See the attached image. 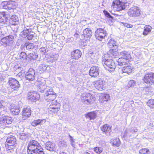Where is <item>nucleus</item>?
Instances as JSON below:
<instances>
[{
	"instance_id": "obj_17",
	"label": "nucleus",
	"mask_w": 154,
	"mask_h": 154,
	"mask_svg": "<svg viewBox=\"0 0 154 154\" xmlns=\"http://www.w3.org/2000/svg\"><path fill=\"white\" fill-rule=\"evenodd\" d=\"M13 119L11 117L7 116H4L0 118V123L1 124L5 125L11 124L12 122Z\"/></svg>"
},
{
	"instance_id": "obj_16",
	"label": "nucleus",
	"mask_w": 154,
	"mask_h": 154,
	"mask_svg": "<svg viewBox=\"0 0 154 154\" xmlns=\"http://www.w3.org/2000/svg\"><path fill=\"white\" fill-rule=\"evenodd\" d=\"M45 148L50 151H55L56 150L55 144L50 141H48L45 143Z\"/></svg>"
},
{
	"instance_id": "obj_15",
	"label": "nucleus",
	"mask_w": 154,
	"mask_h": 154,
	"mask_svg": "<svg viewBox=\"0 0 154 154\" xmlns=\"http://www.w3.org/2000/svg\"><path fill=\"white\" fill-rule=\"evenodd\" d=\"M40 97L39 95L35 92H29L28 94V99L32 101H36L39 100Z\"/></svg>"
},
{
	"instance_id": "obj_59",
	"label": "nucleus",
	"mask_w": 154,
	"mask_h": 154,
	"mask_svg": "<svg viewBox=\"0 0 154 154\" xmlns=\"http://www.w3.org/2000/svg\"><path fill=\"white\" fill-rule=\"evenodd\" d=\"M71 142L75 143L74 139H73V137L70 139Z\"/></svg>"
},
{
	"instance_id": "obj_49",
	"label": "nucleus",
	"mask_w": 154,
	"mask_h": 154,
	"mask_svg": "<svg viewBox=\"0 0 154 154\" xmlns=\"http://www.w3.org/2000/svg\"><path fill=\"white\" fill-rule=\"evenodd\" d=\"M136 82L133 80H131L129 81L128 83V87H130L134 86L135 85Z\"/></svg>"
},
{
	"instance_id": "obj_20",
	"label": "nucleus",
	"mask_w": 154,
	"mask_h": 154,
	"mask_svg": "<svg viewBox=\"0 0 154 154\" xmlns=\"http://www.w3.org/2000/svg\"><path fill=\"white\" fill-rule=\"evenodd\" d=\"M104 82L102 80H98L94 82V85L98 90L102 91L105 87L104 85Z\"/></svg>"
},
{
	"instance_id": "obj_40",
	"label": "nucleus",
	"mask_w": 154,
	"mask_h": 154,
	"mask_svg": "<svg viewBox=\"0 0 154 154\" xmlns=\"http://www.w3.org/2000/svg\"><path fill=\"white\" fill-rule=\"evenodd\" d=\"M109 55L108 54H104L102 57V63L103 64L105 62L109 60L110 59Z\"/></svg>"
},
{
	"instance_id": "obj_29",
	"label": "nucleus",
	"mask_w": 154,
	"mask_h": 154,
	"mask_svg": "<svg viewBox=\"0 0 154 154\" xmlns=\"http://www.w3.org/2000/svg\"><path fill=\"white\" fill-rule=\"evenodd\" d=\"M128 60L120 57L118 60L117 62L118 65L120 66L128 65V64L127 63Z\"/></svg>"
},
{
	"instance_id": "obj_52",
	"label": "nucleus",
	"mask_w": 154,
	"mask_h": 154,
	"mask_svg": "<svg viewBox=\"0 0 154 154\" xmlns=\"http://www.w3.org/2000/svg\"><path fill=\"white\" fill-rule=\"evenodd\" d=\"M122 23L123 24L124 26H126L128 28H131L133 26L132 25L128 24V23Z\"/></svg>"
},
{
	"instance_id": "obj_25",
	"label": "nucleus",
	"mask_w": 154,
	"mask_h": 154,
	"mask_svg": "<svg viewBox=\"0 0 154 154\" xmlns=\"http://www.w3.org/2000/svg\"><path fill=\"white\" fill-rule=\"evenodd\" d=\"M45 119H38L33 120L31 123L32 126L34 127H35L38 125H42L44 124L46 122Z\"/></svg>"
},
{
	"instance_id": "obj_60",
	"label": "nucleus",
	"mask_w": 154,
	"mask_h": 154,
	"mask_svg": "<svg viewBox=\"0 0 154 154\" xmlns=\"http://www.w3.org/2000/svg\"><path fill=\"white\" fill-rule=\"evenodd\" d=\"M59 154H67V153H66V152H61Z\"/></svg>"
},
{
	"instance_id": "obj_10",
	"label": "nucleus",
	"mask_w": 154,
	"mask_h": 154,
	"mask_svg": "<svg viewBox=\"0 0 154 154\" xmlns=\"http://www.w3.org/2000/svg\"><path fill=\"white\" fill-rule=\"evenodd\" d=\"M8 83L11 88L14 90H16L20 87L18 81L14 78H9Z\"/></svg>"
},
{
	"instance_id": "obj_61",
	"label": "nucleus",
	"mask_w": 154,
	"mask_h": 154,
	"mask_svg": "<svg viewBox=\"0 0 154 154\" xmlns=\"http://www.w3.org/2000/svg\"><path fill=\"white\" fill-rule=\"evenodd\" d=\"M16 66V68H17V69H21V67H20V66Z\"/></svg>"
},
{
	"instance_id": "obj_64",
	"label": "nucleus",
	"mask_w": 154,
	"mask_h": 154,
	"mask_svg": "<svg viewBox=\"0 0 154 154\" xmlns=\"http://www.w3.org/2000/svg\"><path fill=\"white\" fill-rule=\"evenodd\" d=\"M84 154H90L89 152H86Z\"/></svg>"
},
{
	"instance_id": "obj_14",
	"label": "nucleus",
	"mask_w": 154,
	"mask_h": 154,
	"mask_svg": "<svg viewBox=\"0 0 154 154\" xmlns=\"http://www.w3.org/2000/svg\"><path fill=\"white\" fill-rule=\"evenodd\" d=\"M35 71L34 69L32 68L29 69L25 75L26 79L29 81L34 80L35 76Z\"/></svg>"
},
{
	"instance_id": "obj_47",
	"label": "nucleus",
	"mask_w": 154,
	"mask_h": 154,
	"mask_svg": "<svg viewBox=\"0 0 154 154\" xmlns=\"http://www.w3.org/2000/svg\"><path fill=\"white\" fill-rule=\"evenodd\" d=\"M28 137V134L24 133H21L20 134L19 138L23 141H25Z\"/></svg>"
},
{
	"instance_id": "obj_56",
	"label": "nucleus",
	"mask_w": 154,
	"mask_h": 154,
	"mask_svg": "<svg viewBox=\"0 0 154 154\" xmlns=\"http://www.w3.org/2000/svg\"><path fill=\"white\" fill-rule=\"evenodd\" d=\"M62 144V147H66V144L64 142H62L61 144Z\"/></svg>"
},
{
	"instance_id": "obj_38",
	"label": "nucleus",
	"mask_w": 154,
	"mask_h": 154,
	"mask_svg": "<svg viewBox=\"0 0 154 154\" xmlns=\"http://www.w3.org/2000/svg\"><path fill=\"white\" fill-rule=\"evenodd\" d=\"M52 103V104H51L49 108H48L49 110L60 108V103H58L57 102H55V103H54L53 102Z\"/></svg>"
},
{
	"instance_id": "obj_11",
	"label": "nucleus",
	"mask_w": 154,
	"mask_h": 154,
	"mask_svg": "<svg viewBox=\"0 0 154 154\" xmlns=\"http://www.w3.org/2000/svg\"><path fill=\"white\" fill-rule=\"evenodd\" d=\"M140 11L138 7H135L130 9L128 14L131 17H136L140 15Z\"/></svg>"
},
{
	"instance_id": "obj_26",
	"label": "nucleus",
	"mask_w": 154,
	"mask_h": 154,
	"mask_svg": "<svg viewBox=\"0 0 154 154\" xmlns=\"http://www.w3.org/2000/svg\"><path fill=\"white\" fill-rule=\"evenodd\" d=\"M97 114L94 112H91L87 113L85 115V117L90 120H94L97 117Z\"/></svg>"
},
{
	"instance_id": "obj_50",
	"label": "nucleus",
	"mask_w": 154,
	"mask_h": 154,
	"mask_svg": "<svg viewBox=\"0 0 154 154\" xmlns=\"http://www.w3.org/2000/svg\"><path fill=\"white\" fill-rule=\"evenodd\" d=\"M105 16L109 18H110L111 20L113 19V17L110 14L108 13L107 11H103Z\"/></svg>"
},
{
	"instance_id": "obj_18",
	"label": "nucleus",
	"mask_w": 154,
	"mask_h": 154,
	"mask_svg": "<svg viewBox=\"0 0 154 154\" xmlns=\"http://www.w3.org/2000/svg\"><path fill=\"white\" fill-rule=\"evenodd\" d=\"M31 115V110L29 107L24 108L22 111V118L23 120H25L30 117Z\"/></svg>"
},
{
	"instance_id": "obj_41",
	"label": "nucleus",
	"mask_w": 154,
	"mask_h": 154,
	"mask_svg": "<svg viewBox=\"0 0 154 154\" xmlns=\"http://www.w3.org/2000/svg\"><path fill=\"white\" fill-rule=\"evenodd\" d=\"M94 150L96 153L100 154L103 152V149L100 147H96L94 148Z\"/></svg>"
},
{
	"instance_id": "obj_43",
	"label": "nucleus",
	"mask_w": 154,
	"mask_h": 154,
	"mask_svg": "<svg viewBox=\"0 0 154 154\" xmlns=\"http://www.w3.org/2000/svg\"><path fill=\"white\" fill-rule=\"evenodd\" d=\"M147 104L151 108L154 109V100L152 99L149 100L147 103Z\"/></svg>"
},
{
	"instance_id": "obj_62",
	"label": "nucleus",
	"mask_w": 154,
	"mask_h": 154,
	"mask_svg": "<svg viewBox=\"0 0 154 154\" xmlns=\"http://www.w3.org/2000/svg\"><path fill=\"white\" fill-rule=\"evenodd\" d=\"M2 74L0 73V79H2Z\"/></svg>"
},
{
	"instance_id": "obj_37",
	"label": "nucleus",
	"mask_w": 154,
	"mask_h": 154,
	"mask_svg": "<svg viewBox=\"0 0 154 154\" xmlns=\"http://www.w3.org/2000/svg\"><path fill=\"white\" fill-rule=\"evenodd\" d=\"M153 91V89L151 87H145L144 88L143 93L144 94H148L149 93L152 92Z\"/></svg>"
},
{
	"instance_id": "obj_5",
	"label": "nucleus",
	"mask_w": 154,
	"mask_h": 154,
	"mask_svg": "<svg viewBox=\"0 0 154 154\" xmlns=\"http://www.w3.org/2000/svg\"><path fill=\"white\" fill-rule=\"evenodd\" d=\"M56 97V93L54 91L53 89L50 88L46 90L44 97L48 101H51L54 100Z\"/></svg>"
},
{
	"instance_id": "obj_54",
	"label": "nucleus",
	"mask_w": 154,
	"mask_h": 154,
	"mask_svg": "<svg viewBox=\"0 0 154 154\" xmlns=\"http://www.w3.org/2000/svg\"><path fill=\"white\" fill-rule=\"evenodd\" d=\"M109 97V95L108 94L104 95L103 96V99L104 100L107 101L108 100Z\"/></svg>"
},
{
	"instance_id": "obj_63",
	"label": "nucleus",
	"mask_w": 154,
	"mask_h": 154,
	"mask_svg": "<svg viewBox=\"0 0 154 154\" xmlns=\"http://www.w3.org/2000/svg\"><path fill=\"white\" fill-rule=\"evenodd\" d=\"M69 137L71 139V138H72L73 137L71 136L70 134H69Z\"/></svg>"
},
{
	"instance_id": "obj_34",
	"label": "nucleus",
	"mask_w": 154,
	"mask_h": 154,
	"mask_svg": "<svg viewBox=\"0 0 154 154\" xmlns=\"http://www.w3.org/2000/svg\"><path fill=\"white\" fill-rule=\"evenodd\" d=\"M48 87L45 85H42L40 84L39 85V86L38 87V91L42 92L44 91H46V90H48Z\"/></svg>"
},
{
	"instance_id": "obj_1",
	"label": "nucleus",
	"mask_w": 154,
	"mask_h": 154,
	"mask_svg": "<svg viewBox=\"0 0 154 154\" xmlns=\"http://www.w3.org/2000/svg\"><path fill=\"white\" fill-rule=\"evenodd\" d=\"M28 154H45L43 149L38 143L32 140L29 142L27 146Z\"/></svg>"
},
{
	"instance_id": "obj_21",
	"label": "nucleus",
	"mask_w": 154,
	"mask_h": 154,
	"mask_svg": "<svg viewBox=\"0 0 154 154\" xmlns=\"http://www.w3.org/2000/svg\"><path fill=\"white\" fill-rule=\"evenodd\" d=\"M16 139L15 137L13 136H9L7 139L5 143L6 146V145L10 146H13L16 143Z\"/></svg>"
},
{
	"instance_id": "obj_42",
	"label": "nucleus",
	"mask_w": 154,
	"mask_h": 154,
	"mask_svg": "<svg viewBox=\"0 0 154 154\" xmlns=\"http://www.w3.org/2000/svg\"><path fill=\"white\" fill-rule=\"evenodd\" d=\"M140 154H150V152L149 150L146 148H142L139 151Z\"/></svg>"
},
{
	"instance_id": "obj_31",
	"label": "nucleus",
	"mask_w": 154,
	"mask_h": 154,
	"mask_svg": "<svg viewBox=\"0 0 154 154\" xmlns=\"http://www.w3.org/2000/svg\"><path fill=\"white\" fill-rule=\"evenodd\" d=\"M121 70L122 73H126L128 74L132 72L131 67V66H124Z\"/></svg>"
},
{
	"instance_id": "obj_33",
	"label": "nucleus",
	"mask_w": 154,
	"mask_h": 154,
	"mask_svg": "<svg viewBox=\"0 0 154 154\" xmlns=\"http://www.w3.org/2000/svg\"><path fill=\"white\" fill-rule=\"evenodd\" d=\"M110 49V50H109V52L111 54V55L115 56L118 54V46H114V47L113 48H111Z\"/></svg>"
},
{
	"instance_id": "obj_7",
	"label": "nucleus",
	"mask_w": 154,
	"mask_h": 154,
	"mask_svg": "<svg viewBox=\"0 0 154 154\" xmlns=\"http://www.w3.org/2000/svg\"><path fill=\"white\" fill-rule=\"evenodd\" d=\"M142 79L147 84L152 85L154 84V73L150 72L145 74Z\"/></svg>"
},
{
	"instance_id": "obj_9",
	"label": "nucleus",
	"mask_w": 154,
	"mask_h": 154,
	"mask_svg": "<svg viewBox=\"0 0 154 154\" xmlns=\"http://www.w3.org/2000/svg\"><path fill=\"white\" fill-rule=\"evenodd\" d=\"M106 35V32L103 29L101 28L98 29L95 32V36L96 39L101 41L104 38Z\"/></svg>"
},
{
	"instance_id": "obj_55",
	"label": "nucleus",
	"mask_w": 154,
	"mask_h": 154,
	"mask_svg": "<svg viewBox=\"0 0 154 154\" xmlns=\"http://www.w3.org/2000/svg\"><path fill=\"white\" fill-rule=\"evenodd\" d=\"M0 112L1 115L2 116L3 115H4V114L5 113V110L4 109H3V110H0Z\"/></svg>"
},
{
	"instance_id": "obj_48",
	"label": "nucleus",
	"mask_w": 154,
	"mask_h": 154,
	"mask_svg": "<svg viewBox=\"0 0 154 154\" xmlns=\"http://www.w3.org/2000/svg\"><path fill=\"white\" fill-rule=\"evenodd\" d=\"M27 56L26 53L24 52H22L20 54V59L23 60H26Z\"/></svg>"
},
{
	"instance_id": "obj_30",
	"label": "nucleus",
	"mask_w": 154,
	"mask_h": 154,
	"mask_svg": "<svg viewBox=\"0 0 154 154\" xmlns=\"http://www.w3.org/2000/svg\"><path fill=\"white\" fill-rule=\"evenodd\" d=\"M107 46L109 48H113L114 46H117L116 41L114 39H110L107 43Z\"/></svg>"
},
{
	"instance_id": "obj_28",
	"label": "nucleus",
	"mask_w": 154,
	"mask_h": 154,
	"mask_svg": "<svg viewBox=\"0 0 154 154\" xmlns=\"http://www.w3.org/2000/svg\"><path fill=\"white\" fill-rule=\"evenodd\" d=\"M92 30L90 28H87L83 31V34L85 37L90 38L92 35Z\"/></svg>"
},
{
	"instance_id": "obj_13",
	"label": "nucleus",
	"mask_w": 154,
	"mask_h": 154,
	"mask_svg": "<svg viewBox=\"0 0 154 154\" xmlns=\"http://www.w3.org/2000/svg\"><path fill=\"white\" fill-rule=\"evenodd\" d=\"M99 67L97 66H94L91 67L90 69L89 74L90 75L94 77H97L100 73Z\"/></svg>"
},
{
	"instance_id": "obj_51",
	"label": "nucleus",
	"mask_w": 154,
	"mask_h": 154,
	"mask_svg": "<svg viewBox=\"0 0 154 154\" xmlns=\"http://www.w3.org/2000/svg\"><path fill=\"white\" fill-rule=\"evenodd\" d=\"M138 131V129L135 128H131L130 130V132L132 133H134L137 132Z\"/></svg>"
},
{
	"instance_id": "obj_8",
	"label": "nucleus",
	"mask_w": 154,
	"mask_h": 154,
	"mask_svg": "<svg viewBox=\"0 0 154 154\" xmlns=\"http://www.w3.org/2000/svg\"><path fill=\"white\" fill-rule=\"evenodd\" d=\"M104 68L106 69L109 72L114 71L116 68V65L114 61L112 59L105 62L103 64Z\"/></svg>"
},
{
	"instance_id": "obj_19",
	"label": "nucleus",
	"mask_w": 154,
	"mask_h": 154,
	"mask_svg": "<svg viewBox=\"0 0 154 154\" xmlns=\"http://www.w3.org/2000/svg\"><path fill=\"white\" fill-rule=\"evenodd\" d=\"M8 16L6 14L5 12L0 13V22L4 24H8L9 23Z\"/></svg>"
},
{
	"instance_id": "obj_24",
	"label": "nucleus",
	"mask_w": 154,
	"mask_h": 154,
	"mask_svg": "<svg viewBox=\"0 0 154 154\" xmlns=\"http://www.w3.org/2000/svg\"><path fill=\"white\" fill-rule=\"evenodd\" d=\"M101 130L105 132L107 135H109V133L111 132V128L109 125L107 124H105L101 127Z\"/></svg>"
},
{
	"instance_id": "obj_53",
	"label": "nucleus",
	"mask_w": 154,
	"mask_h": 154,
	"mask_svg": "<svg viewBox=\"0 0 154 154\" xmlns=\"http://www.w3.org/2000/svg\"><path fill=\"white\" fill-rule=\"evenodd\" d=\"M60 109V108H57L54 109H51L50 110H49V111H51L52 112L54 113H56Z\"/></svg>"
},
{
	"instance_id": "obj_12",
	"label": "nucleus",
	"mask_w": 154,
	"mask_h": 154,
	"mask_svg": "<svg viewBox=\"0 0 154 154\" xmlns=\"http://www.w3.org/2000/svg\"><path fill=\"white\" fill-rule=\"evenodd\" d=\"M1 5L5 9H13L15 7V2L12 1L3 2L2 3Z\"/></svg>"
},
{
	"instance_id": "obj_36",
	"label": "nucleus",
	"mask_w": 154,
	"mask_h": 154,
	"mask_svg": "<svg viewBox=\"0 0 154 154\" xmlns=\"http://www.w3.org/2000/svg\"><path fill=\"white\" fill-rule=\"evenodd\" d=\"M38 57V55L35 53H30L27 56V58L30 60H36Z\"/></svg>"
},
{
	"instance_id": "obj_2",
	"label": "nucleus",
	"mask_w": 154,
	"mask_h": 154,
	"mask_svg": "<svg viewBox=\"0 0 154 154\" xmlns=\"http://www.w3.org/2000/svg\"><path fill=\"white\" fill-rule=\"evenodd\" d=\"M80 98L82 102L87 105L92 104L95 100L94 96L88 93H84L82 94Z\"/></svg>"
},
{
	"instance_id": "obj_27",
	"label": "nucleus",
	"mask_w": 154,
	"mask_h": 154,
	"mask_svg": "<svg viewBox=\"0 0 154 154\" xmlns=\"http://www.w3.org/2000/svg\"><path fill=\"white\" fill-rule=\"evenodd\" d=\"M119 55L120 57L126 59L128 60L131 59V56L130 53L125 51L120 52Z\"/></svg>"
},
{
	"instance_id": "obj_6",
	"label": "nucleus",
	"mask_w": 154,
	"mask_h": 154,
	"mask_svg": "<svg viewBox=\"0 0 154 154\" xmlns=\"http://www.w3.org/2000/svg\"><path fill=\"white\" fill-rule=\"evenodd\" d=\"M14 37L12 35H9L1 39V43L4 47L11 46L13 42Z\"/></svg>"
},
{
	"instance_id": "obj_32",
	"label": "nucleus",
	"mask_w": 154,
	"mask_h": 154,
	"mask_svg": "<svg viewBox=\"0 0 154 154\" xmlns=\"http://www.w3.org/2000/svg\"><path fill=\"white\" fill-rule=\"evenodd\" d=\"M20 108L18 107L14 106L11 109V111L13 115H17L19 114L20 112Z\"/></svg>"
},
{
	"instance_id": "obj_57",
	"label": "nucleus",
	"mask_w": 154,
	"mask_h": 154,
	"mask_svg": "<svg viewBox=\"0 0 154 154\" xmlns=\"http://www.w3.org/2000/svg\"><path fill=\"white\" fill-rule=\"evenodd\" d=\"M39 67L40 68L44 69V67H46V66L45 65H42L41 64L40 66H39Z\"/></svg>"
},
{
	"instance_id": "obj_35",
	"label": "nucleus",
	"mask_w": 154,
	"mask_h": 154,
	"mask_svg": "<svg viewBox=\"0 0 154 154\" xmlns=\"http://www.w3.org/2000/svg\"><path fill=\"white\" fill-rule=\"evenodd\" d=\"M152 28L151 27L149 26H146L144 27L143 34L145 35H147L151 32Z\"/></svg>"
},
{
	"instance_id": "obj_3",
	"label": "nucleus",
	"mask_w": 154,
	"mask_h": 154,
	"mask_svg": "<svg viewBox=\"0 0 154 154\" xmlns=\"http://www.w3.org/2000/svg\"><path fill=\"white\" fill-rule=\"evenodd\" d=\"M128 3H125L119 0H116L112 2L111 6L116 8L117 11H119L128 8Z\"/></svg>"
},
{
	"instance_id": "obj_46",
	"label": "nucleus",
	"mask_w": 154,
	"mask_h": 154,
	"mask_svg": "<svg viewBox=\"0 0 154 154\" xmlns=\"http://www.w3.org/2000/svg\"><path fill=\"white\" fill-rule=\"evenodd\" d=\"M50 58L52 60L51 62H53V60L56 61L57 60V55H54L53 54H50L48 55V58Z\"/></svg>"
},
{
	"instance_id": "obj_22",
	"label": "nucleus",
	"mask_w": 154,
	"mask_h": 154,
	"mask_svg": "<svg viewBox=\"0 0 154 154\" xmlns=\"http://www.w3.org/2000/svg\"><path fill=\"white\" fill-rule=\"evenodd\" d=\"M82 52L79 50H75L71 52V58L77 60L81 57Z\"/></svg>"
},
{
	"instance_id": "obj_23",
	"label": "nucleus",
	"mask_w": 154,
	"mask_h": 154,
	"mask_svg": "<svg viewBox=\"0 0 154 154\" xmlns=\"http://www.w3.org/2000/svg\"><path fill=\"white\" fill-rule=\"evenodd\" d=\"M9 23L12 25H18L19 23L18 17L15 15L12 16L9 19Z\"/></svg>"
},
{
	"instance_id": "obj_44",
	"label": "nucleus",
	"mask_w": 154,
	"mask_h": 154,
	"mask_svg": "<svg viewBox=\"0 0 154 154\" xmlns=\"http://www.w3.org/2000/svg\"><path fill=\"white\" fill-rule=\"evenodd\" d=\"M25 45L26 46V49L28 50H32L33 49L34 47V45L31 43H30L28 44L26 43L25 44Z\"/></svg>"
},
{
	"instance_id": "obj_45",
	"label": "nucleus",
	"mask_w": 154,
	"mask_h": 154,
	"mask_svg": "<svg viewBox=\"0 0 154 154\" xmlns=\"http://www.w3.org/2000/svg\"><path fill=\"white\" fill-rule=\"evenodd\" d=\"M40 52L42 54L45 55L46 53L48 52V50L46 47H42L39 49Z\"/></svg>"
},
{
	"instance_id": "obj_39",
	"label": "nucleus",
	"mask_w": 154,
	"mask_h": 154,
	"mask_svg": "<svg viewBox=\"0 0 154 154\" xmlns=\"http://www.w3.org/2000/svg\"><path fill=\"white\" fill-rule=\"evenodd\" d=\"M121 143V142L119 138H116L112 140V145L117 147L119 146Z\"/></svg>"
},
{
	"instance_id": "obj_58",
	"label": "nucleus",
	"mask_w": 154,
	"mask_h": 154,
	"mask_svg": "<svg viewBox=\"0 0 154 154\" xmlns=\"http://www.w3.org/2000/svg\"><path fill=\"white\" fill-rule=\"evenodd\" d=\"M71 144L73 147L75 148V145L74 143L71 142Z\"/></svg>"
},
{
	"instance_id": "obj_4",
	"label": "nucleus",
	"mask_w": 154,
	"mask_h": 154,
	"mask_svg": "<svg viewBox=\"0 0 154 154\" xmlns=\"http://www.w3.org/2000/svg\"><path fill=\"white\" fill-rule=\"evenodd\" d=\"M22 37L26 38L29 40L32 39L34 36V33L31 29L25 28L21 33Z\"/></svg>"
}]
</instances>
